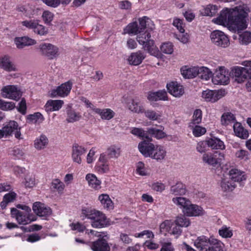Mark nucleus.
Here are the masks:
<instances>
[{
	"label": "nucleus",
	"instance_id": "nucleus-22",
	"mask_svg": "<svg viewBox=\"0 0 251 251\" xmlns=\"http://www.w3.org/2000/svg\"><path fill=\"white\" fill-rule=\"evenodd\" d=\"M145 58V55L139 50L131 53L127 60L130 65L136 66L140 64Z\"/></svg>",
	"mask_w": 251,
	"mask_h": 251
},
{
	"label": "nucleus",
	"instance_id": "nucleus-7",
	"mask_svg": "<svg viewBox=\"0 0 251 251\" xmlns=\"http://www.w3.org/2000/svg\"><path fill=\"white\" fill-rule=\"evenodd\" d=\"M229 73L225 67H218L213 75L212 82L216 85L227 84L229 80Z\"/></svg>",
	"mask_w": 251,
	"mask_h": 251
},
{
	"label": "nucleus",
	"instance_id": "nucleus-44",
	"mask_svg": "<svg viewBox=\"0 0 251 251\" xmlns=\"http://www.w3.org/2000/svg\"><path fill=\"white\" fill-rule=\"evenodd\" d=\"M202 119V111L201 110L198 109L194 111L193 119L190 123L189 126L193 127L196 124H199L201 122Z\"/></svg>",
	"mask_w": 251,
	"mask_h": 251
},
{
	"label": "nucleus",
	"instance_id": "nucleus-32",
	"mask_svg": "<svg viewBox=\"0 0 251 251\" xmlns=\"http://www.w3.org/2000/svg\"><path fill=\"white\" fill-rule=\"evenodd\" d=\"M207 142L208 147H210L212 149H225L224 142L217 138H210L206 140Z\"/></svg>",
	"mask_w": 251,
	"mask_h": 251
},
{
	"label": "nucleus",
	"instance_id": "nucleus-50",
	"mask_svg": "<svg viewBox=\"0 0 251 251\" xmlns=\"http://www.w3.org/2000/svg\"><path fill=\"white\" fill-rule=\"evenodd\" d=\"M106 153L108 156L117 157L121 155V149L116 146H111L107 149Z\"/></svg>",
	"mask_w": 251,
	"mask_h": 251
},
{
	"label": "nucleus",
	"instance_id": "nucleus-23",
	"mask_svg": "<svg viewBox=\"0 0 251 251\" xmlns=\"http://www.w3.org/2000/svg\"><path fill=\"white\" fill-rule=\"evenodd\" d=\"M64 104L62 100H49L46 103L45 108L47 112H51L59 110Z\"/></svg>",
	"mask_w": 251,
	"mask_h": 251
},
{
	"label": "nucleus",
	"instance_id": "nucleus-42",
	"mask_svg": "<svg viewBox=\"0 0 251 251\" xmlns=\"http://www.w3.org/2000/svg\"><path fill=\"white\" fill-rule=\"evenodd\" d=\"M175 223L180 227H187L190 224V220L184 215H180L176 217Z\"/></svg>",
	"mask_w": 251,
	"mask_h": 251
},
{
	"label": "nucleus",
	"instance_id": "nucleus-34",
	"mask_svg": "<svg viewBox=\"0 0 251 251\" xmlns=\"http://www.w3.org/2000/svg\"><path fill=\"white\" fill-rule=\"evenodd\" d=\"M99 200L104 208L107 209H112L113 208V203L108 195L101 194L99 197Z\"/></svg>",
	"mask_w": 251,
	"mask_h": 251
},
{
	"label": "nucleus",
	"instance_id": "nucleus-39",
	"mask_svg": "<svg viewBox=\"0 0 251 251\" xmlns=\"http://www.w3.org/2000/svg\"><path fill=\"white\" fill-rule=\"evenodd\" d=\"M218 11V7L215 5H208L206 7L203 8L201 12V14L206 16H213Z\"/></svg>",
	"mask_w": 251,
	"mask_h": 251
},
{
	"label": "nucleus",
	"instance_id": "nucleus-63",
	"mask_svg": "<svg viewBox=\"0 0 251 251\" xmlns=\"http://www.w3.org/2000/svg\"><path fill=\"white\" fill-rule=\"evenodd\" d=\"M18 111L24 115L26 113V102L25 99H22L21 101L19 103V106L17 107Z\"/></svg>",
	"mask_w": 251,
	"mask_h": 251
},
{
	"label": "nucleus",
	"instance_id": "nucleus-57",
	"mask_svg": "<svg viewBox=\"0 0 251 251\" xmlns=\"http://www.w3.org/2000/svg\"><path fill=\"white\" fill-rule=\"evenodd\" d=\"M193 133L196 137H199L204 134L206 132V129L199 126H195L192 127Z\"/></svg>",
	"mask_w": 251,
	"mask_h": 251
},
{
	"label": "nucleus",
	"instance_id": "nucleus-38",
	"mask_svg": "<svg viewBox=\"0 0 251 251\" xmlns=\"http://www.w3.org/2000/svg\"><path fill=\"white\" fill-rule=\"evenodd\" d=\"M172 201L176 205L183 208V209H185V208L187 207L191 202L188 199L182 197L173 198Z\"/></svg>",
	"mask_w": 251,
	"mask_h": 251
},
{
	"label": "nucleus",
	"instance_id": "nucleus-56",
	"mask_svg": "<svg viewBox=\"0 0 251 251\" xmlns=\"http://www.w3.org/2000/svg\"><path fill=\"white\" fill-rule=\"evenodd\" d=\"M219 233L220 235L225 238L231 237L232 235V230L229 229V227L224 226L219 229Z\"/></svg>",
	"mask_w": 251,
	"mask_h": 251
},
{
	"label": "nucleus",
	"instance_id": "nucleus-18",
	"mask_svg": "<svg viewBox=\"0 0 251 251\" xmlns=\"http://www.w3.org/2000/svg\"><path fill=\"white\" fill-rule=\"evenodd\" d=\"M90 247L93 251H110V248L107 241L104 238L98 239L91 242Z\"/></svg>",
	"mask_w": 251,
	"mask_h": 251
},
{
	"label": "nucleus",
	"instance_id": "nucleus-8",
	"mask_svg": "<svg viewBox=\"0 0 251 251\" xmlns=\"http://www.w3.org/2000/svg\"><path fill=\"white\" fill-rule=\"evenodd\" d=\"M216 239L211 237H207L202 235L198 237L194 242L195 246L200 251H215L213 250L212 243L214 242Z\"/></svg>",
	"mask_w": 251,
	"mask_h": 251
},
{
	"label": "nucleus",
	"instance_id": "nucleus-31",
	"mask_svg": "<svg viewBox=\"0 0 251 251\" xmlns=\"http://www.w3.org/2000/svg\"><path fill=\"white\" fill-rule=\"evenodd\" d=\"M236 187L234 181L229 178H223L221 182V187L224 192L232 191Z\"/></svg>",
	"mask_w": 251,
	"mask_h": 251
},
{
	"label": "nucleus",
	"instance_id": "nucleus-62",
	"mask_svg": "<svg viewBox=\"0 0 251 251\" xmlns=\"http://www.w3.org/2000/svg\"><path fill=\"white\" fill-rule=\"evenodd\" d=\"M44 21L46 24H50L53 20V14L48 11H44L42 15Z\"/></svg>",
	"mask_w": 251,
	"mask_h": 251
},
{
	"label": "nucleus",
	"instance_id": "nucleus-55",
	"mask_svg": "<svg viewBox=\"0 0 251 251\" xmlns=\"http://www.w3.org/2000/svg\"><path fill=\"white\" fill-rule=\"evenodd\" d=\"M160 50L164 53L171 54L173 52V46L171 43H165L161 46Z\"/></svg>",
	"mask_w": 251,
	"mask_h": 251
},
{
	"label": "nucleus",
	"instance_id": "nucleus-40",
	"mask_svg": "<svg viewBox=\"0 0 251 251\" xmlns=\"http://www.w3.org/2000/svg\"><path fill=\"white\" fill-rule=\"evenodd\" d=\"M199 74L198 76L205 80H208L212 75V72L205 67H199Z\"/></svg>",
	"mask_w": 251,
	"mask_h": 251
},
{
	"label": "nucleus",
	"instance_id": "nucleus-6",
	"mask_svg": "<svg viewBox=\"0 0 251 251\" xmlns=\"http://www.w3.org/2000/svg\"><path fill=\"white\" fill-rule=\"evenodd\" d=\"M1 96L4 98L18 101L22 96V92L16 85H7L1 90Z\"/></svg>",
	"mask_w": 251,
	"mask_h": 251
},
{
	"label": "nucleus",
	"instance_id": "nucleus-33",
	"mask_svg": "<svg viewBox=\"0 0 251 251\" xmlns=\"http://www.w3.org/2000/svg\"><path fill=\"white\" fill-rule=\"evenodd\" d=\"M0 62V67L4 70L9 72L15 71V67L10 61L8 56H4L3 57Z\"/></svg>",
	"mask_w": 251,
	"mask_h": 251
},
{
	"label": "nucleus",
	"instance_id": "nucleus-3",
	"mask_svg": "<svg viewBox=\"0 0 251 251\" xmlns=\"http://www.w3.org/2000/svg\"><path fill=\"white\" fill-rule=\"evenodd\" d=\"M83 219L87 218L91 221V226L94 228H102L110 225L109 219L102 212L94 208L85 207L81 210Z\"/></svg>",
	"mask_w": 251,
	"mask_h": 251
},
{
	"label": "nucleus",
	"instance_id": "nucleus-11",
	"mask_svg": "<svg viewBox=\"0 0 251 251\" xmlns=\"http://www.w3.org/2000/svg\"><path fill=\"white\" fill-rule=\"evenodd\" d=\"M20 130L21 127H19L18 124L14 121H10L2 128L4 136H10L15 131V137L17 139L20 138L21 135Z\"/></svg>",
	"mask_w": 251,
	"mask_h": 251
},
{
	"label": "nucleus",
	"instance_id": "nucleus-9",
	"mask_svg": "<svg viewBox=\"0 0 251 251\" xmlns=\"http://www.w3.org/2000/svg\"><path fill=\"white\" fill-rule=\"evenodd\" d=\"M39 49L41 54L49 59H53L58 55V48L50 43L41 44Z\"/></svg>",
	"mask_w": 251,
	"mask_h": 251
},
{
	"label": "nucleus",
	"instance_id": "nucleus-36",
	"mask_svg": "<svg viewBox=\"0 0 251 251\" xmlns=\"http://www.w3.org/2000/svg\"><path fill=\"white\" fill-rule=\"evenodd\" d=\"M128 109L132 112L136 113H143L144 108L143 105L135 100L132 99L131 102L128 103Z\"/></svg>",
	"mask_w": 251,
	"mask_h": 251
},
{
	"label": "nucleus",
	"instance_id": "nucleus-64",
	"mask_svg": "<svg viewBox=\"0 0 251 251\" xmlns=\"http://www.w3.org/2000/svg\"><path fill=\"white\" fill-rule=\"evenodd\" d=\"M174 250L171 242H165L162 244L160 251H174Z\"/></svg>",
	"mask_w": 251,
	"mask_h": 251
},
{
	"label": "nucleus",
	"instance_id": "nucleus-51",
	"mask_svg": "<svg viewBox=\"0 0 251 251\" xmlns=\"http://www.w3.org/2000/svg\"><path fill=\"white\" fill-rule=\"evenodd\" d=\"M27 119L29 122L36 123L42 122L44 120V117L40 113L37 112L34 114L28 115Z\"/></svg>",
	"mask_w": 251,
	"mask_h": 251
},
{
	"label": "nucleus",
	"instance_id": "nucleus-60",
	"mask_svg": "<svg viewBox=\"0 0 251 251\" xmlns=\"http://www.w3.org/2000/svg\"><path fill=\"white\" fill-rule=\"evenodd\" d=\"M151 188L154 191L162 192L165 189V185L163 183L156 182L151 184Z\"/></svg>",
	"mask_w": 251,
	"mask_h": 251
},
{
	"label": "nucleus",
	"instance_id": "nucleus-48",
	"mask_svg": "<svg viewBox=\"0 0 251 251\" xmlns=\"http://www.w3.org/2000/svg\"><path fill=\"white\" fill-rule=\"evenodd\" d=\"M48 143V139L45 135L40 136L39 138L35 140L34 146L37 149H42L44 148Z\"/></svg>",
	"mask_w": 251,
	"mask_h": 251
},
{
	"label": "nucleus",
	"instance_id": "nucleus-35",
	"mask_svg": "<svg viewBox=\"0 0 251 251\" xmlns=\"http://www.w3.org/2000/svg\"><path fill=\"white\" fill-rule=\"evenodd\" d=\"M86 149L79 145L77 143H74L72 146V157H79L84 156L86 153Z\"/></svg>",
	"mask_w": 251,
	"mask_h": 251
},
{
	"label": "nucleus",
	"instance_id": "nucleus-54",
	"mask_svg": "<svg viewBox=\"0 0 251 251\" xmlns=\"http://www.w3.org/2000/svg\"><path fill=\"white\" fill-rule=\"evenodd\" d=\"M33 31L40 35H45L48 33V29L45 26L39 24L38 22L37 25H36Z\"/></svg>",
	"mask_w": 251,
	"mask_h": 251
},
{
	"label": "nucleus",
	"instance_id": "nucleus-53",
	"mask_svg": "<svg viewBox=\"0 0 251 251\" xmlns=\"http://www.w3.org/2000/svg\"><path fill=\"white\" fill-rule=\"evenodd\" d=\"M71 229L73 230H76L77 232L82 233L86 229V226L82 224L77 222L76 223H73L70 225Z\"/></svg>",
	"mask_w": 251,
	"mask_h": 251
},
{
	"label": "nucleus",
	"instance_id": "nucleus-26",
	"mask_svg": "<svg viewBox=\"0 0 251 251\" xmlns=\"http://www.w3.org/2000/svg\"><path fill=\"white\" fill-rule=\"evenodd\" d=\"M97 171L100 173L103 174L109 170V164L106 158H99L96 166Z\"/></svg>",
	"mask_w": 251,
	"mask_h": 251
},
{
	"label": "nucleus",
	"instance_id": "nucleus-58",
	"mask_svg": "<svg viewBox=\"0 0 251 251\" xmlns=\"http://www.w3.org/2000/svg\"><path fill=\"white\" fill-rule=\"evenodd\" d=\"M38 20H25L22 22V24L23 26L29 29H32L34 30L36 25H37Z\"/></svg>",
	"mask_w": 251,
	"mask_h": 251
},
{
	"label": "nucleus",
	"instance_id": "nucleus-47",
	"mask_svg": "<svg viewBox=\"0 0 251 251\" xmlns=\"http://www.w3.org/2000/svg\"><path fill=\"white\" fill-rule=\"evenodd\" d=\"M131 133L140 138L151 140L150 137L148 134L147 130L145 131L142 128L134 127L132 129Z\"/></svg>",
	"mask_w": 251,
	"mask_h": 251
},
{
	"label": "nucleus",
	"instance_id": "nucleus-28",
	"mask_svg": "<svg viewBox=\"0 0 251 251\" xmlns=\"http://www.w3.org/2000/svg\"><path fill=\"white\" fill-rule=\"evenodd\" d=\"M94 112L100 115L103 120H109L112 119L115 115V113L109 108L102 109L97 108L94 109Z\"/></svg>",
	"mask_w": 251,
	"mask_h": 251
},
{
	"label": "nucleus",
	"instance_id": "nucleus-2",
	"mask_svg": "<svg viewBox=\"0 0 251 251\" xmlns=\"http://www.w3.org/2000/svg\"><path fill=\"white\" fill-rule=\"evenodd\" d=\"M152 24L151 21L147 17L140 18L138 22H135L129 24L124 30V34L137 35V41L140 45L143 46L144 50L152 55H155L156 52L154 42L151 39V35L149 32L147 28L152 29V27L150 26Z\"/></svg>",
	"mask_w": 251,
	"mask_h": 251
},
{
	"label": "nucleus",
	"instance_id": "nucleus-27",
	"mask_svg": "<svg viewBox=\"0 0 251 251\" xmlns=\"http://www.w3.org/2000/svg\"><path fill=\"white\" fill-rule=\"evenodd\" d=\"M233 129L235 135L243 139H246L249 136L247 130L244 129L240 123L236 122L233 125Z\"/></svg>",
	"mask_w": 251,
	"mask_h": 251
},
{
	"label": "nucleus",
	"instance_id": "nucleus-29",
	"mask_svg": "<svg viewBox=\"0 0 251 251\" xmlns=\"http://www.w3.org/2000/svg\"><path fill=\"white\" fill-rule=\"evenodd\" d=\"M86 179L88 181L89 186L98 190L100 188L101 181L99 180L96 176L92 174H88L86 176Z\"/></svg>",
	"mask_w": 251,
	"mask_h": 251
},
{
	"label": "nucleus",
	"instance_id": "nucleus-24",
	"mask_svg": "<svg viewBox=\"0 0 251 251\" xmlns=\"http://www.w3.org/2000/svg\"><path fill=\"white\" fill-rule=\"evenodd\" d=\"M187 191L186 186L181 182H177L170 188V194L175 196H182Z\"/></svg>",
	"mask_w": 251,
	"mask_h": 251
},
{
	"label": "nucleus",
	"instance_id": "nucleus-46",
	"mask_svg": "<svg viewBox=\"0 0 251 251\" xmlns=\"http://www.w3.org/2000/svg\"><path fill=\"white\" fill-rule=\"evenodd\" d=\"M81 117V115L79 113H76L73 109H69L67 110V118L66 120L69 123H73L78 121Z\"/></svg>",
	"mask_w": 251,
	"mask_h": 251
},
{
	"label": "nucleus",
	"instance_id": "nucleus-59",
	"mask_svg": "<svg viewBox=\"0 0 251 251\" xmlns=\"http://www.w3.org/2000/svg\"><path fill=\"white\" fill-rule=\"evenodd\" d=\"M173 24L177 28L180 33H184L185 29L184 28L183 21L181 19L178 18L174 19Z\"/></svg>",
	"mask_w": 251,
	"mask_h": 251
},
{
	"label": "nucleus",
	"instance_id": "nucleus-10",
	"mask_svg": "<svg viewBox=\"0 0 251 251\" xmlns=\"http://www.w3.org/2000/svg\"><path fill=\"white\" fill-rule=\"evenodd\" d=\"M73 83L71 81H68L56 89H53L50 92L51 97H65L67 96L72 89Z\"/></svg>",
	"mask_w": 251,
	"mask_h": 251
},
{
	"label": "nucleus",
	"instance_id": "nucleus-49",
	"mask_svg": "<svg viewBox=\"0 0 251 251\" xmlns=\"http://www.w3.org/2000/svg\"><path fill=\"white\" fill-rule=\"evenodd\" d=\"M239 40L243 45H248L251 42V32L245 31L239 35Z\"/></svg>",
	"mask_w": 251,
	"mask_h": 251
},
{
	"label": "nucleus",
	"instance_id": "nucleus-37",
	"mask_svg": "<svg viewBox=\"0 0 251 251\" xmlns=\"http://www.w3.org/2000/svg\"><path fill=\"white\" fill-rule=\"evenodd\" d=\"M148 134L159 139L164 138L166 134L160 129H157L154 127H150L147 128Z\"/></svg>",
	"mask_w": 251,
	"mask_h": 251
},
{
	"label": "nucleus",
	"instance_id": "nucleus-14",
	"mask_svg": "<svg viewBox=\"0 0 251 251\" xmlns=\"http://www.w3.org/2000/svg\"><path fill=\"white\" fill-rule=\"evenodd\" d=\"M11 217L15 218L18 223L21 225H26L31 222L29 214L23 211H20L16 208L11 209Z\"/></svg>",
	"mask_w": 251,
	"mask_h": 251
},
{
	"label": "nucleus",
	"instance_id": "nucleus-4",
	"mask_svg": "<svg viewBox=\"0 0 251 251\" xmlns=\"http://www.w3.org/2000/svg\"><path fill=\"white\" fill-rule=\"evenodd\" d=\"M242 64L244 67L236 66L232 68V76L238 83L248 79L246 87L248 91H251V61H244Z\"/></svg>",
	"mask_w": 251,
	"mask_h": 251
},
{
	"label": "nucleus",
	"instance_id": "nucleus-12",
	"mask_svg": "<svg viewBox=\"0 0 251 251\" xmlns=\"http://www.w3.org/2000/svg\"><path fill=\"white\" fill-rule=\"evenodd\" d=\"M225 95V91L224 90H210L207 89L203 91L202 97L206 101L214 102L223 97Z\"/></svg>",
	"mask_w": 251,
	"mask_h": 251
},
{
	"label": "nucleus",
	"instance_id": "nucleus-20",
	"mask_svg": "<svg viewBox=\"0 0 251 251\" xmlns=\"http://www.w3.org/2000/svg\"><path fill=\"white\" fill-rule=\"evenodd\" d=\"M203 162L211 166L213 169L218 170L222 169L225 171L228 170V168H226L227 164L225 167H221V158H203Z\"/></svg>",
	"mask_w": 251,
	"mask_h": 251
},
{
	"label": "nucleus",
	"instance_id": "nucleus-5",
	"mask_svg": "<svg viewBox=\"0 0 251 251\" xmlns=\"http://www.w3.org/2000/svg\"><path fill=\"white\" fill-rule=\"evenodd\" d=\"M210 37L212 43L216 46L225 48L230 44L228 37L220 30H216L212 31Z\"/></svg>",
	"mask_w": 251,
	"mask_h": 251
},
{
	"label": "nucleus",
	"instance_id": "nucleus-21",
	"mask_svg": "<svg viewBox=\"0 0 251 251\" xmlns=\"http://www.w3.org/2000/svg\"><path fill=\"white\" fill-rule=\"evenodd\" d=\"M14 42L17 48L19 49L36 44L35 40L26 36L16 37L14 39Z\"/></svg>",
	"mask_w": 251,
	"mask_h": 251
},
{
	"label": "nucleus",
	"instance_id": "nucleus-52",
	"mask_svg": "<svg viewBox=\"0 0 251 251\" xmlns=\"http://www.w3.org/2000/svg\"><path fill=\"white\" fill-rule=\"evenodd\" d=\"M16 107L14 102L12 101H6L2 100L0 109L3 111H10Z\"/></svg>",
	"mask_w": 251,
	"mask_h": 251
},
{
	"label": "nucleus",
	"instance_id": "nucleus-17",
	"mask_svg": "<svg viewBox=\"0 0 251 251\" xmlns=\"http://www.w3.org/2000/svg\"><path fill=\"white\" fill-rule=\"evenodd\" d=\"M182 212L184 215L189 216H200L203 215L204 210L202 207L198 205L194 204L190 202V204L185 208V209H182Z\"/></svg>",
	"mask_w": 251,
	"mask_h": 251
},
{
	"label": "nucleus",
	"instance_id": "nucleus-16",
	"mask_svg": "<svg viewBox=\"0 0 251 251\" xmlns=\"http://www.w3.org/2000/svg\"><path fill=\"white\" fill-rule=\"evenodd\" d=\"M229 171L228 175L229 178L234 182H241L246 179L247 177L245 173L233 167H230L229 168Z\"/></svg>",
	"mask_w": 251,
	"mask_h": 251
},
{
	"label": "nucleus",
	"instance_id": "nucleus-19",
	"mask_svg": "<svg viewBox=\"0 0 251 251\" xmlns=\"http://www.w3.org/2000/svg\"><path fill=\"white\" fill-rule=\"evenodd\" d=\"M168 92L176 97H179L184 93L182 86L180 85L176 82H172L167 85Z\"/></svg>",
	"mask_w": 251,
	"mask_h": 251
},
{
	"label": "nucleus",
	"instance_id": "nucleus-43",
	"mask_svg": "<svg viewBox=\"0 0 251 251\" xmlns=\"http://www.w3.org/2000/svg\"><path fill=\"white\" fill-rule=\"evenodd\" d=\"M236 118L230 112L224 113L221 117V123L223 125H227L231 123H234Z\"/></svg>",
	"mask_w": 251,
	"mask_h": 251
},
{
	"label": "nucleus",
	"instance_id": "nucleus-61",
	"mask_svg": "<svg viewBox=\"0 0 251 251\" xmlns=\"http://www.w3.org/2000/svg\"><path fill=\"white\" fill-rule=\"evenodd\" d=\"M213 245L212 248L215 251H225L224 250V245L221 241L218 240L217 239H215V240L213 241L212 243Z\"/></svg>",
	"mask_w": 251,
	"mask_h": 251
},
{
	"label": "nucleus",
	"instance_id": "nucleus-30",
	"mask_svg": "<svg viewBox=\"0 0 251 251\" xmlns=\"http://www.w3.org/2000/svg\"><path fill=\"white\" fill-rule=\"evenodd\" d=\"M199 71V67L181 70V74L185 78H192L196 77L198 75Z\"/></svg>",
	"mask_w": 251,
	"mask_h": 251
},
{
	"label": "nucleus",
	"instance_id": "nucleus-13",
	"mask_svg": "<svg viewBox=\"0 0 251 251\" xmlns=\"http://www.w3.org/2000/svg\"><path fill=\"white\" fill-rule=\"evenodd\" d=\"M150 139L144 140L140 142L138 145L140 152L145 156L150 157L155 150V146L151 143L152 138L151 137Z\"/></svg>",
	"mask_w": 251,
	"mask_h": 251
},
{
	"label": "nucleus",
	"instance_id": "nucleus-1",
	"mask_svg": "<svg viewBox=\"0 0 251 251\" xmlns=\"http://www.w3.org/2000/svg\"><path fill=\"white\" fill-rule=\"evenodd\" d=\"M249 8L246 4H240L233 8L222 10L220 15L212 21L219 25L226 26L233 31L243 30L247 28L246 18Z\"/></svg>",
	"mask_w": 251,
	"mask_h": 251
},
{
	"label": "nucleus",
	"instance_id": "nucleus-45",
	"mask_svg": "<svg viewBox=\"0 0 251 251\" xmlns=\"http://www.w3.org/2000/svg\"><path fill=\"white\" fill-rule=\"evenodd\" d=\"M65 185L60 179H54L51 183V189L57 191L58 193H62Z\"/></svg>",
	"mask_w": 251,
	"mask_h": 251
},
{
	"label": "nucleus",
	"instance_id": "nucleus-41",
	"mask_svg": "<svg viewBox=\"0 0 251 251\" xmlns=\"http://www.w3.org/2000/svg\"><path fill=\"white\" fill-rule=\"evenodd\" d=\"M143 113L146 117L152 121H157L161 117V113L158 111H155L151 109L145 110L144 109Z\"/></svg>",
	"mask_w": 251,
	"mask_h": 251
},
{
	"label": "nucleus",
	"instance_id": "nucleus-25",
	"mask_svg": "<svg viewBox=\"0 0 251 251\" xmlns=\"http://www.w3.org/2000/svg\"><path fill=\"white\" fill-rule=\"evenodd\" d=\"M167 98V93L165 90L158 91L156 92H150L148 96V99L150 101L165 100Z\"/></svg>",
	"mask_w": 251,
	"mask_h": 251
},
{
	"label": "nucleus",
	"instance_id": "nucleus-15",
	"mask_svg": "<svg viewBox=\"0 0 251 251\" xmlns=\"http://www.w3.org/2000/svg\"><path fill=\"white\" fill-rule=\"evenodd\" d=\"M32 209L37 215L45 218L50 216L52 212L50 207H46L44 204L40 202H35Z\"/></svg>",
	"mask_w": 251,
	"mask_h": 251
}]
</instances>
